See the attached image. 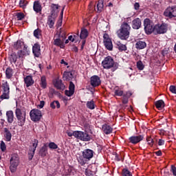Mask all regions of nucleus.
Wrapping results in <instances>:
<instances>
[{"instance_id": "obj_63", "label": "nucleus", "mask_w": 176, "mask_h": 176, "mask_svg": "<svg viewBox=\"0 0 176 176\" xmlns=\"http://www.w3.org/2000/svg\"><path fill=\"white\" fill-rule=\"evenodd\" d=\"M67 135H68L69 137H72V135H74V132H73V133H72V132H67Z\"/></svg>"}, {"instance_id": "obj_11", "label": "nucleus", "mask_w": 176, "mask_h": 176, "mask_svg": "<svg viewBox=\"0 0 176 176\" xmlns=\"http://www.w3.org/2000/svg\"><path fill=\"white\" fill-rule=\"evenodd\" d=\"M164 16L168 17V19L176 17V6L168 7L164 12Z\"/></svg>"}, {"instance_id": "obj_22", "label": "nucleus", "mask_w": 176, "mask_h": 176, "mask_svg": "<svg viewBox=\"0 0 176 176\" xmlns=\"http://www.w3.org/2000/svg\"><path fill=\"white\" fill-rule=\"evenodd\" d=\"M63 80H72L73 78H74V74H72V73L71 72H65L63 73Z\"/></svg>"}, {"instance_id": "obj_55", "label": "nucleus", "mask_w": 176, "mask_h": 176, "mask_svg": "<svg viewBox=\"0 0 176 176\" xmlns=\"http://www.w3.org/2000/svg\"><path fill=\"white\" fill-rule=\"evenodd\" d=\"M123 96H124V97H126L127 98H130V97H131V96H132V94L130 91H127V92H126V94H124Z\"/></svg>"}, {"instance_id": "obj_53", "label": "nucleus", "mask_w": 176, "mask_h": 176, "mask_svg": "<svg viewBox=\"0 0 176 176\" xmlns=\"http://www.w3.org/2000/svg\"><path fill=\"white\" fill-rule=\"evenodd\" d=\"M170 91H171V93H173V94H176V88H175V86L171 85V86L170 87Z\"/></svg>"}, {"instance_id": "obj_19", "label": "nucleus", "mask_w": 176, "mask_h": 176, "mask_svg": "<svg viewBox=\"0 0 176 176\" xmlns=\"http://www.w3.org/2000/svg\"><path fill=\"white\" fill-rule=\"evenodd\" d=\"M32 52L35 57H39L41 56V45L38 43L34 44L32 47Z\"/></svg>"}, {"instance_id": "obj_38", "label": "nucleus", "mask_w": 176, "mask_h": 176, "mask_svg": "<svg viewBox=\"0 0 176 176\" xmlns=\"http://www.w3.org/2000/svg\"><path fill=\"white\" fill-rule=\"evenodd\" d=\"M40 155L43 157L46 156V155H47V147L44 145L40 150L39 152Z\"/></svg>"}, {"instance_id": "obj_9", "label": "nucleus", "mask_w": 176, "mask_h": 176, "mask_svg": "<svg viewBox=\"0 0 176 176\" xmlns=\"http://www.w3.org/2000/svg\"><path fill=\"white\" fill-rule=\"evenodd\" d=\"M30 116L32 122H39L42 119V111L39 109H34L30 111Z\"/></svg>"}, {"instance_id": "obj_8", "label": "nucleus", "mask_w": 176, "mask_h": 176, "mask_svg": "<svg viewBox=\"0 0 176 176\" xmlns=\"http://www.w3.org/2000/svg\"><path fill=\"white\" fill-rule=\"evenodd\" d=\"M74 137L78 138V140H80L81 141H90L91 138L90 135L87 133V132L79 131H76L74 132Z\"/></svg>"}, {"instance_id": "obj_6", "label": "nucleus", "mask_w": 176, "mask_h": 176, "mask_svg": "<svg viewBox=\"0 0 176 176\" xmlns=\"http://www.w3.org/2000/svg\"><path fill=\"white\" fill-rule=\"evenodd\" d=\"M1 87L3 90V94L0 97L1 100H9V93H10V88L8 81H2Z\"/></svg>"}, {"instance_id": "obj_26", "label": "nucleus", "mask_w": 176, "mask_h": 176, "mask_svg": "<svg viewBox=\"0 0 176 176\" xmlns=\"http://www.w3.org/2000/svg\"><path fill=\"white\" fill-rule=\"evenodd\" d=\"M4 137L6 138V141H8V142L12 140V133H10V131L7 128L4 129Z\"/></svg>"}, {"instance_id": "obj_33", "label": "nucleus", "mask_w": 176, "mask_h": 176, "mask_svg": "<svg viewBox=\"0 0 176 176\" xmlns=\"http://www.w3.org/2000/svg\"><path fill=\"white\" fill-rule=\"evenodd\" d=\"M12 76H13V69L8 67L6 70V78L7 79H10Z\"/></svg>"}, {"instance_id": "obj_5", "label": "nucleus", "mask_w": 176, "mask_h": 176, "mask_svg": "<svg viewBox=\"0 0 176 176\" xmlns=\"http://www.w3.org/2000/svg\"><path fill=\"white\" fill-rule=\"evenodd\" d=\"M10 170L11 173H16L19 164H20V158L19 155L13 154L10 160Z\"/></svg>"}, {"instance_id": "obj_14", "label": "nucleus", "mask_w": 176, "mask_h": 176, "mask_svg": "<svg viewBox=\"0 0 176 176\" xmlns=\"http://www.w3.org/2000/svg\"><path fill=\"white\" fill-rule=\"evenodd\" d=\"M74 93H75V85L72 81H70L69 90H65V96H67V97H72V96H74Z\"/></svg>"}, {"instance_id": "obj_62", "label": "nucleus", "mask_w": 176, "mask_h": 176, "mask_svg": "<svg viewBox=\"0 0 176 176\" xmlns=\"http://www.w3.org/2000/svg\"><path fill=\"white\" fill-rule=\"evenodd\" d=\"M155 155H157V156H162V151H158L155 152Z\"/></svg>"}, {"instance_id": "obj_42", "label": "nucleus", "mask_w": 176, "mask_h": 176, "mask_svg": "<svg viewBox=\"0 0 176 176\" xmlns=\"http://www.w3.org/2000/svg\"><path fill=\"white\" fill-rule=\"evenodd\" d=\"M27 5H28V1L25 0H20L19 1V6L20 8H23L24 9Z\"/></svg>"}, {"instance_id": "obj_21", "label": "nucleus", "mask_w": 176, "mask_h": 176, "mask_svg": "<svg viewBox=\"0 0 176 176\" xmlns=\"http://www.w3.org/2000/svg\"><path fill=\"white\" fill-rule=\"evenodd\" d=\"M6 118L8 123H13V120H14V114L13 113V111H8L6 112Z\"/></svg>"}, {"instance_id": "obj_64", "label": "nucleus", "mask_w": 176, "mask_h": 176, "mask_svg": "<svg viewBox=\"0 0 176 176\" xmlns=\"http://www.w3.org/2000/svg\"><path fill=\"white\" fill-rule=\"evenodd\" d=\"M78 36H79V31L77 32V34L76 35H74L73 38L76 39V38H78Z\"/></svg>"}, {"instance_id": "obj_27", "label": "nucleus", "mask_w": 176, "mask_h": 176, "mask_svg": "<svg viewBox=\"0 0 176 176\" xmlns=\"http://www.w3.org/2000/svg\"><path fill=\"white\" fill-rule=\"evenodd\" d=\"M102 129L104 134H111V133H112V130H113L112 127H111V126L107 124H104Z\"/></svg>"}, {"instance_id": "obj_61", "label": "nucleus", "mask_w": 176, "mask_h": 176, "mask_svg": "<svg viewBox=\"0 0 176 176\" xmlns=\"http://www.w3.org/2000/svg\"><path fill=\"white\" fill-rule=\"evenodd\" d=\"M60 64H64L65 65H68V63L65 62V60H64V59L61 60Z\"/></svg>"}, {"instance_id": "obj_3", "label": "nucleus", "mask_w": 176, "mask_h": 176, "mask_svg": "<svg viewBox=\"0 0 176 176\" xmlns=\"http://www.w3.org/2000/svg\"><path fill=\"white\" fill-rule=\"evenodd\" d=\"M82 157H80L78 158V162L81 166H85L86 164V162H89L91 159H93V156H94V151L91 149L87 148L82 151Z\"/></svg>"}, {"instance_id": "obj_18", "label": "nucleus", "mask_w": 176, "mask_h": 176, "mask_svg": "<svg viewBox=\"0 0 176 176\" xmlns=\"http://www.w3.org/2000/svg\"><path fill=\"white\" fill-rule=\"evenodd\" d=\"M141 25H142V23L140 18H136L132 21V28H133V30H140Z\"/></svg>"}, {"instance_id": "obj_46", "label": "nucleus", "mask_w": 176, "mask_h": 176, "mask_svg": "<svg viewBox=\"0 0 176 176\" xmlns=\"http://www.w3.org/2000/svg\"><path fill=\"white\" fill-rule=\"evenodd\" d=\"M16 16L17 20L19 21L23 20V19H24L25 17L24 13L23 12H17Z\"/></svg>"}, {"instance_id": "obj_51", "label": "nucleus", "mask_w": 176, "mask_h": 176, "mask_svg": "<svg viewBox=\"0 0 176 176\" xmlns=\"http://www.w3.org/2000/svg\"><path fill=\"white\" fill-rule=\"evenodd\" d=\"M85 175L87 176H94V174L93 173V171L89 169L85 170Z\"/></svg>"}, {"instance_id": "obj_4", "label": "nucleus", "mask_w": 176, "mask_h": 176, "mask_svg": "<svg viewBox=\"0 0 176 176\" xmlns=\"http://www.w3.org/2000/svg\"><path fill=\"white\" fill-rule=\"evenodd\" d=\"M15 115L17 119L18 126L23 127V126L25 124V116L27 115V113L23 109L16 108L15 110Z\"/></svg>"}, {"instance_id": "obj_25", "label": "nucleus", "mask_w": 176, "mask_h": 176, "mask_svg": "<svg viewBox=\"0 0 176 176\" xmlns=\"http://www.w3.org/2000/svg\"><path fill=\"white\" fill-rule=\"evenodd\" d=\"M116 45L117 49H118L120 52H126V50H127V46H126V45L122 44L120 41H117Z\"/></svg>"}, {"instance_id": "obj_23", "label": "nucleus", "mask_w": 176, "mask_h": 176, "mask_svg": "<svg viewBox=\"0 0 176 176\" xmlns=\"http://www.w3.org/2000/svg\"><path fill=\"white\" fill-rule=\"evenodd\" d=\"M135 47H136V49H139V50L145 49V47H146V43H145V41L139 40V41H136Z\"/></svg>"}, {"instance_id": "obj_43", "label": "nucleus", "mask_w": 176, "mask_h": 176, "mask_svg": "<svg viewBox=\"0 0 176 176\" xmlns=\"http://www.w3.org/2000/svg\"><path fill=\"white\" fill-rule=\"evenodd\" d=\"M122 176H133V174H131L129 169L124 168L122 170Z\"/></svg>"}, {"instance_id": "obj_10", "label": "nucleus", "mask_w": 176, "mask_h": 176, "mask_svg": "<svg viewBox=\"0 0 176 176\" xmlns=\"http://www.w3.org/2000/svg\"><path fill=\"white\" fill-rule=\"evenodd\" d=\"M167 31H168V25L166 23H158L155 25V32L156 34H166Z\"/></svg>"}, {"instance_id": "obj_29", "label": "nucleus", "mask_w": 176, "mask_h": 176, "mask_svg": "<svg viewBox=\"0 0 176 176\" xmlns=\"http://www.w3.org/2000/svg\"><path fill=\"white\" fill-rule=\"evenodd\" d=\"M54 45L56 46H59L60 49H64V40L56 38L54 41Z\"/></svg>"}, {"instance_id": "obj_44", "label": "nucleus", "mask_w": 176, "mask_h": 176, "mask_svg": "<svg viewBox=\"0 0 176 176\" xmlns=\"http://www.w3.org/2000/svg\"><path fill=\"white\" fill-rule=\"evenodd\" d=\"M52 10L54 12V13L57 14L58 12H60V7L57 4H52Z\"/></svg>"}, {"instance_id": "obj_56", "label": "nucleus", "mask_w": 176, "mask_h": 176, "mask_svg": "<svg viewBox=\"0 0 176 176\" xmlns=\"http://www.w3.org/2000/svg\"><path fill=\"white\" fill-rule=\"evenodd\" d=\"M43 107H45V101L42 100L40 102V104L38 105V107L40 109H42V108H43Z\"/></svg>"}, {"instance_id": "obj_57", "label": "nucleus", "mask_w": 176, "mask_h": 176, "mask_svg": "<svg viewBox=\"0 0 176 176\" xmlns=\"http://www.w3.org/2000/svg\"><path fill=\"white\" fill-rule=\"evenodd\" d=\"M122 103L127 104L129 102V98L124 97V96H122Z\"/></svg>"}, {"instance_id": "obj_45", "label": "nucleus", "mask_w": 176, "mask_h": 176, "mask_svg": "<svg viewBox=\"0 0 176 176\" xmlns=\"http://www.w3.org/2000/svg\"><path fill=\"white\" fill-rule=\"evenodd\" d=\"M89 9L90 12H93V10H96V3L94 2L91 1L89 5Z\"/></svg>"}, {"instance_id": "obj_48", "label": "nucleus", "mask_w": 176, "mask_h": 176, "mask_svg": "<svg viewBox=\"0 0 176 176\" xmlns=\"http://www.w3.org/2000/svg\"><path fill=\"white\" fill-rule=\"evenodd\" d=\"M48 146L50 149H57V148H58V146H57V144L54 142H50L48 144Z\"/></svg>"}, {"instance_id": "obj_52", "label": "nucleus", "mask_w": 176, "mask_h": 176, "mask_svg": "<svg viewBox=\"0 0 176 176\" xmlns=\"http://www.w3.org/2000/svg\"><path fill=\"white\" fill-rule=\"evenodd\" d=\"M170 172H172V173L174 176H176V167H175V166H174V165L171 166Z\"/></svg>"}, {"instance_id": "obj_34", "label": "nucleus", "mask_w": 176, "mask_h": 176, "mask_svg": "<svg viewBox=\"0 0 176 176\" xmlns=\"http://www.w3.org/2000/svg\"><path fill=\"white\" fill-rule=\"evenodd\" d=\"M40 86L42 89H46L47 86V82L46 81V77L45 76H41Z\"/></svg>"}, {"instance_id": "obj_20", "label": "nucleus", "mask_w": 176, "mask_h": 176, "mask_svg": "<svg viewBox=\"0 0 176 176\" xmlns=\"http://www.w3.org/2000/svg\"><path fill=\"white\" fill-rule=\"evenodd\" d=\"M33 9L36 13H40V12H42V6L38 1H35L34 2Z\"/></svg>"}, {"instance_id": "obj_2", "label": "nucleus", "mask_w": 176, "mask_h": 176, "mask_svg": "<svg viewBox=\"0 0 176 176\" xmlns=\"http://www.w3.org/2000/svg\"><path fill=\"white\" fill-rule=\"evenodd\" d=\"M14 48L19 50L17 54L19 58H23L28 53L27 46H25V44L21 40H18L14 43Z\"/></svg>"}, {"instance_id": "obj_15", "label": "nucleus", "mask_w": 176, "mask_h": 176, "mask_svg": "<svg viewBox=\"0 0 176 176\" xmlns=\"http://www.w3.org/2000/svg\"><path fill=\"white\" fill-rule=\"evenodd\" d=\"M144 140V135H139L136 136H131L129 138V142L131 144H133L135 145V144H138V142H141Z\"/></svg>"}, {"instance_id": "obj_35", "label": "nucleus", "mask_w": 176, "mask_h": 176, "mask_svg": "<svg viewBox=\"0 0 176 176\" xmlns=\"http://www.w3.org/2000/svg\"><path fill=\"white\" fill-rule=\"evenodd\" d=\"M56 22V19L52 16L48 17L47 25H49L50 28H53L54 26V23Z\"/></svg>"}, {"instance_id": "obj_24", "label": "nucleus", "mask_w": 176, "mask_h": 176, "mask_svg": "<svg viewBox=\"0 0 176 176\" xmlns=\"http://www.w3.org/2000/svg\"><path fill=\"white\" fill-rule=\"evenodd\" d=\"M24 82L25 83L26 87H30V86H32L34 84V80H32V76H27L24 78Z\"/></svg>"}, {"instance_id": "obj_31", "label": "nucleus", "mask_w": 176, "mask_h": 176, "mask_svg": "<svg viewBox=\"0 0 176 176\" xmlns=\"http://www.w3.org/2000/svg\"><path fill=\"white\" fill-rule=\"evenodd\" d=\"M87 36H89V32L85 28H82L80 34V39H86Z\"/></svg>"}, {"instance_id": "obj_54", "label": "nucleus", "mask_w": 176, "mask_h": 176, "mask_svg": "<svg viewBox=\"0 0 176 176\" xmlns=\"http://www.w3.org/2000/svg\"><path fill=\"white\" fill-rule=\"evenodd\" d=\"M29 153V160H32V158L34 157V155H35V151H31Z\"/></svg>"}, {"instance_id": "obj_28", "label": "nucleus", "mask_w": 176, "mask_h": 176, "mask_svg": "<svg viewBox=\"0 0 176 176\" xmlns=\"http://www.w3.org/2000/svg\"><path fill=\"white\" fill-rule=\"evenodd\" d=\"M38 141L36 139H34L32 142V145L30 147V152H35L36 151V147L38 146Z\"/></svg>"}, {"instance_id": "obj_37", "label": "nucleus", "mask_w": 176, "mask_h": 176, "mask_svg": "<svg viewBox=\"0 0 176 176\" xmlns=\"http://www.w3.org/2000/svg\"><path fill=\"white\" fill-rule=\"evenodd\" d=\"M50 107L52 109H56V107L58 109L60 107V102H58V100H54V102H51Z\"/></svg>"}, {"instance_id": "obj_32", "label": "nucleus", "mask_w": 176, "mask_h": 176, "mask_svg": "<svg viewBox=\"0 0 176 176\" xmlns=\"http://www.w3.org/2000/svg\"><path fill=\"white\" fill-rule=\"evenodd\" d=\"M114 94L118 97H122V96H124V92L123 90L119 87H116V88L114 89Z\"/></svg>"}, {"instance_id": "obj_16", "label": "nucleus", "mask_w": 176, "mask_h": 176, "mask_svg": "<svg viewBox=\"0 0 176 176\" xmlns=\"http://www.w3.org/2000/svg\"><path fill=\"white\" fill-rule=\"evenodd\" d=\"M91 85L93 87H97L101 85V80L98 76H93L91 77Z\"/></svg>"}, {"instance_id": "obj_1", "label": "nucleus", "mask_w": 176, "mask_h": 176, "mask_svg": "<svg viewBox=\"0 0 176 176\" xmlns=\"http://www.w3.org/2000/svg\"><path fill=\"white\" fill-rule=\"evenodd\" d=\"M131 26L127 21H124L120 25L119 30L116 32L117 36L121 41H127L130 38Z\"/></svg>"}, {"instance_id": "obj_36", "label": "nucleus", "mask_w": 176, "mask_h": 176, "mask_svg": "<svg viewBox=\"0 0 176 176\" xmlns=\"http://www.w3.org/2000/svg\"><path fill=\"white\" fill-rule=\"evenodd\" d=\"M155 107L157 109H163L164 108V101L162 100H158L155 102Z\"/></svg>"}, {"instance_id": "obj_30", "label": "nucleus", "mask_w": 176, "mask_h": 176, "mask_svg": "<svg viewBox=\"0 0 176 176\" xmlns=\"http://www.w3.org/2000/svg\"><path fill=\"white\" fill-rule=\"evenodd\" d=\"M96 9L98 13H101L102 10H104V2L102 0H99L97 6H96Z\"/></svg>"}, {"instance_id": "obj_7", "label": "nucleus", "mask_w": 176, "mask_h": 176, "mask_svg": "<svg viewBox=\"0 0 176 176\" xmlns=\"http://www.w3.org/2000/svg\"><path fill=\"white\" fill-rule=\"evenodd\" d=\"M144 31L148 35L155 32V26L153 25V22L151 21V19H146L144 21Z\"/></svg>"}, {"instance_id": "obj_39", "label": "nucleus", "mask_w": 176, "mask_h": 176, "mask_svg": "<svg viewBox=\"0 0 176 176\" xmlns=\"http://www.w3.org/2000/svg\"><path fill=\"white\" fill-rule=\"evenodd\" d=\"M87 108H88V109H94V108H96V104L94 103V100H90L87 102Z\"/></svg>"}, {"instance_id": "obj_60", "label": "nucleus", "mask_w": 176, "mask_h": 176, "mask_svg": "<svg viewBox=\"0 0 176 176\" xmlns=\"http://www.w3.org/2000/svg\"><path fill=\"white\" fill-rule=\"evenodd\" d=\"M69 41H71V42H74L75 38H74V36H69L68 37Z\"/></svg>"}, {"instance_id": "obj_12", "label": "nucleus", "mask_w": 176, "mask_h": 176, "mask_svg": "<svg viewBox=\"0 0 176 176\" xmlns=\"http://www.w3.org/2000/svg\"><path fill=\"white\" fill-rule=\"evenodd\" d=\"M113 59L111 56H107L102 62V65L105 69H109L113 67L114 64Z\"/></svg>"}, {"instance_id": "obj_49", "label": "nucleus", "mask_w": 176, "mask_h": 176, "mask_svg": "<svg viewBox=\"0 0 176 176\" xmlns=\"http://www.w3.org/2000/svg\"><path fill=\"white\" fill-rule=\"evenodd\" d=\"M0 149L1 150L2 152H5V151H6V144H5L3 141L1 142Z\"/></svg>"}, {"instance_id": "obj_17", "label": "nucleus", "mask_w": 176, "mask_h": 176, "mask_svg": "<svg viewBox=\"0 0 176 176\" xmlns=\"http://www.w3.org/2000/svg\"><path fill=\"white\" fill-rule=\"evenodd\" d=\"M53 84L58 90H64V89H65V85H63V80H60L59 78L55 79Z\"/></svg>"}, {"instance_id": "obj_59", "label": "nucleus", "mask_w": 176, "mask_h": 176, "mask_svg": "<svg viewBox=\"0 0 176 176\" xmlns=\"http://www.w3.org/2000/svg\"><path fill=\"white\" fill-rule=\"evenodd\" d=\"M134 8H135V10H138V9H140V3H135L134 4Z\"/></svg>"}, {"instance_id": "obj_41", "label": "nucleus", "mask_w": 176, "mask_h": 176, "mask_svg": "<svg viewBox=\"0 0 176 176\" xmlns=\"http://www.w3.org/2000/svg\"><path fill=\"white\" fill-rule=\"evenodd\" d=\"M10 61V63L16 64V62L17 61V54H16V53H13L11 54Z\"/></svg>"}, {"instance_id": "obj_13", "label": "nucleus", "mask_w": 176, "mask_h": 176, "mask_svg": "<svg viewBox=\"0 0 176 176\" xmlns=\"http://www.w3.org/2000/svg\"><path fill=\"white\" fill-rule=\"evenodd\" d=\"M103 39L104 45L106 49H107V50H112L113 49V45H112V40H111L109 38V35L104 33L103 34Z\"/></svg>"}, {"instance_id": "obj_58", "label": "nucleus", "mask_w": 176, "mask_h": 176, "mask_svg": "<svg viewBox=\"0 0 176 176\" xmlns=\"http://www.w3.org/2000/svg\"><path fill=\"white\" fill-rule=\"evenodd\" d=\"M158 145L160 146H162V145H164V140H163L162 139H160L158 141Z\"/></svg>"}, {"instance_id": "obj_50", "label": "nucleus", "mask_w": 176, "mask_h": 176, "mask_svg": "<svg viewBox=\"0 0 176 176\" xmlns=\"http://www.w3.org/2000/svg\"><path fill=\"white\" fill-rule=\"evenodd\" d=\"M146 141L148 142V144L150 145V146H153V139H152V138L147 137Z\"/></svg>"}, {"instance_id": "obj_40", "label": "nucleus", "mask_w": 176, "mask_h": 176, "mask_svg": "<svg viewBox=\"0 0 176 176\" xmlns=\"http://www.w3.org/2000/svg\"><path fill=\"white\" fill-rule=\"evenodd\" d=\"M34 36H35V38H36L37 39H39V38L42 36V30H41L40 29H36L34 31Z\"/></svg>"}, {"instance_id": "obj_47", "label": "nucleus", "mask_w": 176, "mask_h": 176, "mask_svg": "<svg viewBox=\"0 0 176 176\" xmlns=\"http://www.w3.org/2000/svg\"><path fill=\"white\" fill-rule=\"evenodd\" d=\"M137 67L138 69H140V71H142V69H144V64L142 63V62L141 60H139L137 63Z\"/></svg>"}]
</instances>
